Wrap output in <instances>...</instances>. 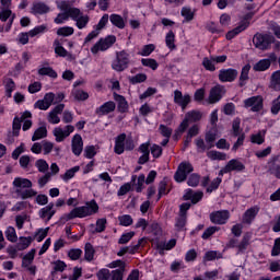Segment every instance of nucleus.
Masks as SVG:
<instances>
[{
    "label": "nucleus",
    "mask_w": 280,
    "mask_h": 280,
    "mask_svg": "<svg viewBox=\"0 0 280 280\" xmlns=\"http://www.w3.org/2000/svg\"><path fill=\"white\" fill-rule=\"evenodd\" d=\"M62 110H65V104H59L52 110H50L47 117L48 124H60V115H62Z\"/></svg>",
    "instance_id": "6ab92c4d"
},
{
    "label": "nucleus",
    "mask_w": 280,
    "mask_h": 280,
    "mask_svg": "<svg viewBox=\"0 0 280 280\" xmlns=\"http://www.w3.org/2000/svg\"><path fill=\"white\" fill-rule=\"evenodd\" d=\"M200 132V127L198 125H194L188 129L186 143H191V139L194 137H197V135Z\"/></svg>",
    "instance_id": "603ef678"
},
{
    "label": "nucleus",
    "mask_w": 280,
    "mask_h": 280,
    "mask_svg": "<svg viewBox=\"0 0 280 280\" xmlns=\"http://www.w3.org/2000/svg\"><path fill=\"white\" fill-rule=\"evenodd\" d=\"M45 32H47V25L42 24V25L35 26L33 30H31L28 32V36L31 38H34V36H38V34H45Z\"/></svg>",
    "instance_id": "8fccbe9b"
},
{
    "label": "nucleus",
    "mask_w": 280,
    "mask_h": 280,
    "mask_svg": "<svg viewBox=\"0 0 280 280\" xmlns=\"http://www.w3.org/2000/svg\"><path fill=\"white\" fill-rule=\"evenodd\" d=\"M126 150V133H121L115 139L114 152L116 154H124Z\"/></svg>",
    "instance_id": "393cba45"
},
{
    "label": "nucleus",
    "mask_w": 280,
    "mask_h": 280,
    "mask_svg": "<svg viewBox=\"0 0 280 280\" xmlns=\"http://www.w3.org/2000/svg\"><path fill=\"white\" fill-rule=\"evenodd\" d=\"M132 237H135V232L124 233L120 236V238L118 240V244H128V242H130V240H132Z\"/></svg>",
    "instance_id": "338daca9"
},
{
    "label": "nucleus",
    "mask_w": 280,
    "mask_h": 280,
    "mask_svg": "<svg viewBox=\"0 0 280 280\" xmlns=\"http://www.w3.org/2000/svg\"><path fill=\"white\" fill-rule=\"evenodd\" d=\"M109 21L112 25H114L115 27H118V30H124V27H126V21L119 14H112L109 16Z\"/></svg>",
    "instance_id": "c756f323"
},
{
    "label": "nucleus",
    "mask_w": 280,
    "mask_h": 280,
    "mask_svg": "<svg viewBox=\"0 0 280 280\" xmlns=\"http://www.w3.org/2000/svg\"><path fill=\"white\" fill-rule=\"evenodd\" d=\"M36 256V249H31L22 259V268L32 266L34 257Z\"/></svg>",
    "instance_id": "58836bf2"
},
{
    "label": "nucleus",
    "mask_w": 280,
    "mask_h": 280,
    "mask_svg": "<svg viewBox=\"0 0 280 280\" xmlns=\"http://www.w3.org/2000/svg\"><path fill=\"white\" fill-rule=\"evenodd\" d=\"M202 196H205L202 191H194L191 189H187L184 194V200H191L192 205H198V202L202 200Z\"/></svg>",
    "instance_id": "b1692460"
},
{
    "label": "nucleus",
    "mask_w": 280,
    "mask_h": 280,
    "mask_svg": "<svg viewBox=\"0 0 280 280\" xmlns=\"http://www.w3.org/2000/svg\"><path fill=\"white\" fill-rule=\"evenodd\" d=\"M116 108L115 102L109 101L101 105L97 109L96 113L98 115H108V113H113Z\"/></svg>",
    "instance_id": "a878e982"
},
{
    "label": "nucleus",
    "mask_w": 280,
    "mask_h": 280,
    "mask_svg": "<svg viewBox=\"0 0 280 280\" xmlns=\"http://www.w3.org/2000/svg\"><path fill=\"white\" fill-rule=\"evenodd\" d=\"M33 242H34V237L32 236H27V237L21 236L18 243V250H25L26 248H30Z\"/></svg>",
    "instance_id": "473e14b6"
},
{
    "label": "nucleus",
    "mask_w": 280,
    "mask_h": 280,
    "mask_svg": "<svg viewBox=\"0 0 280 280\" xmlns=\"http://www.w3.org/2000/svg\"><path fill=\"white\" fill-rule=\"evenodd\" d=\"M95 213H100V205L95 199H92L85 202L84 206L75 207L70 212L65 213L61 218V222H69V220H75V218H91V215H95Z\"/></svg>",
    "instance_id": "f257e3e1"
},
{
    "label": "nucleus",
    "mask_w": 280,
    "mask_h": 280,
    "mask_svg": "<svg viewBox=\"0 0 280 280\" xmlns=\"http://www.w3.org/2000/svg\"><path fill=\"white\" fill-rule=\"evenodd\" d=\"M21 124L22 129L25 131L30 130L32 128V112L25 110L24 113L21 114V117H15L13 119V130L16 132V130H21Z\"/></svg>",
    "instance_id": "6e6552de"
},
{
    "label": "nucleus",
    "mask_w": 280,
    "mask_h": 280,
    "mask_svg": "<svg viewBox=\"0 0 280 280\" xmlns=\"http://www.w3.org/2000/svg\"><path fill=\"white\" fill-rule=\"evenodd\" d=\"M208 159L210 161H226L229 159V155L226 153L220 152V151H209L207 153Z\"/></svg>",
    "instance_id": "f704fd0d"
},
{
    "label": "nucleus",
    "mask_w": 280,
    "mask_h": 280,
    "mask_svg": "<svg viewBox=\"0 0 280 280\" xmlns=\"http://www.w3.org/2000/svg\"><path fill=\"white\" fill-rule=\"evenodd\" d=\"M4 234L9 242L15 243L19 240V236L16 235V230L12 226L7 228Z\"/></svg>",
    "instance_id": "c03bdc74"
},
{
    "label": "nucleus",
    "mask_w": 280,
    "mask_h": 280,
    "mask_svg": "<svg viewBox=\"0 0 280 280\" xmlns=\"http://www.w3.org/2000/svg\"><path fill=\"white\" fill-rule=\"evenodd\" d=\"M39 75H48V78H58V73L55 72L50 67H43L38 69Z\"/></svg>",
    "instance_id": "864d4df0"
},
{
    "label": "nucleus",
    "mask_w": 280,
    "mask_h": 280,
    "mask_svg": "<svg viewBox=\"0 0 280 280\" xmlns=\"http://www.w3.org/2000/svg\"><path fill=\"white\" fill-rule=\"evenodd\" d=\"M56 95L54 93H46L43 100L35 103V108L39 110H48V108L54 104Z\"/></svg>",
    "instance_id": "a211bd4d"
},
{
    "label": "nucleus",
    "mask_w": 280,
    "mask_h": 280,
    "mask_svg": "<svg viewBox=\"0 0 280 280\" xmlns=\"http://www.w3.org/2000/svg\"><path fill=\"white\" fill-rule=\"evenodd\" d=\"M259 214V206H253L246 210V224L250 225Z\"/></svg>",
    "instance_id": "bb28decb"
},
{
    "label": "nucleus",
    "mask_w": 280,
    "mask_h": 280,
    "mask_svg": "<svg viewBox=\"0 0 280 280\" xmlns=\"http://www.w3.org/2000/svg\"><path fill=\"white\" fill-rule=\"evenodd\" d=\"M271 89L280 90V70H276L271 75Z\"/></svg>",
    "instance_id": "37998d69"
},
{
    "label": "nucleus",
    "mask_w": 280,
    "mask_h": 280,
    "mask_svg": "<svg viewBox=\"0 0 280 280\" xmlns=\"http://www.w3.org/2000/svg\"><path fill=\"white\" fill-rule=\"evenodd\" d=\"M13 189L19 198L27 200L34 198L38 191L32 188V180L25 177H15L12 182Z\"/></svg>",
    "instance_id": "f03ea898"
},
{
    "label": "nucleus",
    "mask_w": 280,
    "mask_h": 280,
    "mask_svg": "<svg viewBox=\"0 0 280 280\" xmlns=\"http://www.w3.org/2000/svg\"><path fill=\"white\" fill-rule=\"evenodd\" d=\"M165 45L171 51H174V49H176V34L173 31L166 33Z\"/></svg>",
    "instance_id": "7c9ffc66"
},
{
    "label": "nucleus",
    "mask_w": 280,
    "mask_h": 280,
    "mask_svg": "<svg viewBox=\"0 0 280 280\" xmlns=\"http://www.w3.org/2000/svg\"><path fill=\"white\" fill-rule=\"evenodd\" d=\"M68 257L72 261H78V259H80V257H82V249H80V248H72V249L68 250Z\"/></svg>",
    "instance_id": "052dcab7"
},
{
    "label": "nucleus",
    "mask_w": 280,
    "mask_h": 280,
    "mask_svg": "<svg viewBox=\"0 0 280 280\" xmlns=\"http://www.w3.org/2000/svg\"><path fill=\"white\" fill-rule=\"evenodd\" d=\"M215 139H218V133L215 131H209L208 133H206V142L208 150L213 148Z\"/></svg>",
    "instance_id": "3c124183"
},
{
    "label": "nucleus",
    "mask_w": 280,
    "mask_h": 280,
    "mask_svg": "<svg viewBox=\"0 0 280 280\" xmlns=\"http://www.w3.org/2000/svg\"><path fill=\"white\" fill-rule=\"evenodd\" d=\"M74 131H75V127H73L72 125H67L65 127L59 126L52 130V135L57 143H62V141H65V139L70 137Z\"/></svg>",
    "instance_id": "9d476101"
},
{
    "label": "nucleus",
    "mask_w": 280,
    "mask_h": 280,
    "mask_svg": "<svg viewBox=\"0 0 280 280\" xmlns=\"http://www.w3.org/2000/svg\"><path fill=\"white\" fill-rule=\"evenodd\" d=\"M118 222L120 226H131L133 220L130 214H122L118 217Z\"/></svg>",
    "instance_id": "4d7b16f0"
},
{
    "label": "nucleus",
    "mask_w": 280,
    "mask_h": 280,
    "mask_svg": "<svg viewBox=\"0 0 280 280\" xmlns=\"http://www.w3.org/2000/svg\"><path fill=\"white\" fill-rule=\"evenodd\" d=\"M280 255V237L276 238L273 247L271 249V256L277 257Z\"/></svg>",
    "instance_id": "774afa93"
},
{
    "label": "nucleus",
    "mask_w": 280,
    "mask_h": 280,
    "mask_svg": "<svg viewBox=\"0 0 280 280\" xmlns=\"http://www.w3.org/2000/svg\"><path fill=\"white\" fill-rule=\"evenodd\" d=\"M237 78V70L229 68V69H221L219 71V80L220 82H235Z\"/></svg>",
    "instance_id": "aec40b11"
},
{
    "label": "nucleus",
    "mask_w": 280,
    "mask_h": 280,
    "mask_svg": "<svg viewBox=\"0 0 280 280\" xmlns=\"http://www.w3.org/2000/svg\"><path fill=\"white\" fill-rule=\"evenodd\" d=\"M280 112V95L271 102V114L277 116Z\"/></svg>",
    "instance_id": "0e129e2a"
},
{
    "label": "nucleus",
    "mask_w": 280,
    "mask_h": 280,
    "mask_svg": "<svg viewBox=\"0 0 280 280\" xmlns=\"http://www.w3.org/2000/svg\"><path fill=\"white\" fill-rule=\"evenodd\" d=\"M191 209V203L185 202L179 207V217L176 220L175 228L177 231H183L185 229V224H187V211Z\"/></svg>",
    "instance_id": "ddd939ff"
},
{
    "label": "nucleus",
    "mask_w": 280,
    "mask_h": 280,
    "mask_svg": "<svg viewBox=\"0 0 280 280\" xmlns=\"http://www.w3.org/2000/svg\"><path fill=\"white\" fill-rule=\"evenodd\" d=\"M253 43L257 49L268 50L275 43V36L270 34L256 33L253 37Z\"/></svg>",
    "instance_id": "0eeeda50"
},
{
    "label": "nucleus",
    "mask_w": 280,
    "mask_h": 280,
    "mask_svg": "<svg viewBox=\"0 0 280 280\" xmlns=\"http://www.w3.org/2000/svg\"><path fill=\"white\" fill-rule=\"evenodd\" d=\"M141 65L143 67H148L149 69H152V71H156V69H159V62L152 58L141 59Z\"/></svg>",
    "instance_id": "a18cd8bd"
},
{
    "label": "nucleus",
    "mask_w": 280,
    "mask_h": 280,
    "mask_svg": "<svg viewBox=\"0 0 280 280\" xmlns=\"http://www.w3.org/2000/svg\"><path fill=\"white\" fill-rule=\"evenodd\" d=\"M48 233H49V228L39 229L35 233L34 240H36V242H43V240H45V237H47Z\"/></svg>",
    "instance_id": "bf43d9fd"
},
{
    "label": "nucleus",
    "mask_w": 280,
    "mask_h": 280,
    "mask_svg": "<svg viewBox=\"0 0 280 280\" xmlns=\"http://www.w3.org/2000/svg\"><path fill=\"white\" fill-rule=\"evenodd\" d=\"M82 150H84V142L82 141V136L77 133L72 138V152L75 156H80Z\"/></svg>",
    "instance_id": "5701e85b"
},
{
    "label": "nucleus",
    "mask_w": 280,
    "mask_h": 280,
    "mask_svg": "<svg viewBox=\"0 0 280 280\" xmlns=\"http://www.w3.org/2000/svg\"><path fill=\"white\" fill-rule=\"evenodd\" d=\"M253 69L256 72H266L270 69V60L260 59L254 65Z\"/></svg>",
    "instance_id": "c85d7f7f"
},
{
    "label": "nucleus",
    "mask_w": 280,
    "mask_h": 280,
    "mask_svg": "<svg viewBox=\"0 0 280 280\" xmlns=\"http://www.w3.org/2000/svg\"><path fill=\"white\" fill-rule=\"evenodd\" d=\"M206 91L205 89H198L194 94L195 102H199L201 104H205L207 100H205Z\"/></svg>",
    "instance_id": "e2e57ef3"
},
{
    "label": "nucleus",
    "mask_w": 280,
    "mask_h": 280,
    "mask_svg": "<svg viewBox=\"0 0 280 280\" xmlns=\"http://www.w3.org/2000/svg\"><path fill=\"white\" fill-rule=\"evenodd\" d=\"M35 167H37L38 172L45 174V172L49 170V164L47 163V161L39 159L35 162Z\"/></svg>",
    "instance_id": "13d9d810"
},
{
    "label": "nucleus",
    "mask_w": 280,
    "mask_h": 280,
    "mask_svg": "<svg viewBox=\"0 0 280 280\" xmlns=\"http://www.w3.org/2000/svg\"><path fill=\"white\" fill-rule=\"evenodd\" d=\"M72 96L77 102H84L89 97V93L84 92L83 90H73Z\"/></svg>",
    "instance_id": "de8ad7c7"
},
{
    "label": "nucleus",
    "mask_w": 280,
    "mask_h": 280,
    "mask_svg": "<svg viewBox=\"0 0 280 280\" xmlns=\"http://www.w3.org/2000/svg\"><path fill=\"white\" fill-rule=\"evenodd\" d=\"M277 161H279V155L272 156L269 171L271 175H273L277 179H280V163H276Z\"/></svg>",
    "instance_id": "cd10ccee"
},
{
    "label": "nucleus",
    "mask_w": 280,
    "mask_h": 280,
    "mask_svg": "<svg viewBox=\"0 0 280 280\" xmlns=\"http://www.w3.org/2000/svg\"><path fill=\"white\" fill-rule=\"evenodd\" d=\"M246 107H250L253 113H259L264 109V96L256 95L246 100Z\"/></svg>",
    "instance_id": "f3484780"
},
{
    "label": "nucleus",
    "mask_w": 280,
    "mask_h": 280,
    "mask_svg": "<svg viewBox=\"0 0 280 280\" xmlns=\"http://www.w3.org/2000/svg\"><path fill=\"white\" fill-rule=\"evenodd\" d=\"M54 49H55V54H57V56H60L61 58H67L69 54L67 49L62 47V43H60V39L54 40Z\"/></svg>",
    "instance_id": "c9c22d12"
},
{
    "label": "nucleus",
    "mask_w": 280,
    "mask_h": 280,
    "mask_svg": "<svg viewBox=\"0 0 280 280\" xmlns=\"http://www.w3.org/2000/svg\"><path fill=\"white\" fill-rule=\"evenodd\" d=\"M202 119V112L200 110H191L185 115L184 120L180 122L176 130V135H183L189 128V124H196V121H200Z\"/></svg>",
    "instance_id": "39448f33"
},
{
    "label": "nucleus",
    "mask_w": 280,
    "mask_h": 280,
    "mask_svg": "<svg viewBox=\"0 0 280 280\" xmlns=\"http://www.w3.org/2000/svg\"><path fill=\"white\" fill-rule=\"evenodd\" d=\"M69 19H71V14H69V9H68L67 12L59 13L54 21L56 25H62V23H67Z\"/></svg>",
    "instance_id": "49530a36"
},
{
    "label": "nucleus",
    "mask_w": 280,
    "mask_h": 280,
    "mask_svg": "<svg viewBox=\"0 0 280 280\" xmlns=\"http://www.w3.org/2000/svg\"><path fill=\"white\" fill-rule=\"evenodd\" d=\"M116 42L117 37H115V35L101 38L91 47V54H93V56H97L100 51H108L112 45H115Z\"/></svg>",
    "instance_id": "423d86ee"
},
{
    "label": "nucleus",
    "mask_w": 280,
    "mask_h": 280,
    "mask_svg": "<svg viewBox=\"0 0 280 280\" xmlns=\"http://www.w3.org/2000/svg\"><path fill=\"white\" fill-rule=\"evenodd\" d=\"M49 12H50L49 5L40 1L34 2L31 8V14H34L35 16H40Z\"/></svg>",
    "instance_id": "4be33fe9"
},
{
    "label": "nucleus",
    "mask_w": 280,
    "mask_h": 280,
    "mask_svg": "<svg viewBox=\"0 0 280 280\" xmlns=\"http://www.w3.org/2000/svg\"><path fill=\"white\" fill-rule=\"evenodd\" d=\"M231 218V212L229 210H219L210 213V221L212 224H226Z\"/></svg>",
    "instance_id": "2eb2a0df"
},
{
    "label": "nucleus",
    "mask_w": 280,
    "mask_h": 280,
    "mask_svg": "<svg viewBox=\"0 0 280 280\" xmlns=\"http://www.w3.org/2000/svg\"><path fill=\"white\" fill-rule=\"evenodd\" d=\"M50 265L55 272H65V270H67V262H65V260H54Z\"/></svg>",
    "instance_id": "ea45409f"
},
{
    "label": "nucleus",
    "mask_w": 280,
    "mask_h": 280,
    "mask_svg": "<svg viewBox=\"0 0 280 280\" xmlns=\"http://www.w3.org/2000/svg\"><path fill=\"white\" fill-rule=\"evenodd\" d=\"M244 30H246V25L245 24L238 25L237 27H235L232 31L228 32L226 39L228 40H232V38H235V36H237V34H242V32H244Z\"/></svg>",
    "instance_id": "a19ab883"
},
{
    "label": "nucleus",
    "mask_w": 280,
    "mask_h": 280,
    "mask_svg": "<svg viewBox=\"0 0 280 280\" xmlns=\"http://www.w3.org/2000/svg\"><path fill=\"white\" fill-rule=\"evenodd\" d=\"M174 103L177 104V106H180L183 110L189 106L191 103V95L189 94H183L180 90L174 91Z\"/></svg>",
    "instance_id": "dca6fc26"
},
{
    "label": "nucleus",
    "mask_w": 280,
    "mask_h": 280,
    "mask_svg": "<svg viewBox=\"0 0 280 280\" xmlns=\"http://www.w3.org/2000/svg\"><path fill=\"white\" fill-rule=\"evenodd\" d=\"M14 19H16V14L12 12V0H0V21L5 23V21L9 20V27L7 28V32L12 27Z\"/></svg>",
    "instance_id": "7ed1b4c3"
},
{
    "label": "nucleus",
    "mask_w": 280,
    "mask_h": 280,
    "mask_svg": "<svg viewBox=\"0 0 280 280\" xmlns=\"http://www.w3.org/2000/svg\"><path fill=\"white\" fill-rule=\"evenodd\" d=\"M202 67L206 69V71H215V61L213 59V56L205 57L202 59Z\"/></svg>",
    "instance_id": "4c0bfd02"
},
{
    "label": "nucleus",
    "mask_w": 280,
    "mask_h": 280,
    "mask_svg": "<svg viewBox=\"0 0 280 280\" xmlns=\"http://www.w3.org/2000/svg\"><path fill=\"white\" fill-rule=\"evenodd\" d=\"M4 89L7 97H12V92L16 89V84L12 79H7L4 81Z\"/></svg>",
    "instance_id": "79ce46f5"
},
{
    "label": "nucleus",
    "mask_w": 280,
    "mask_h": 280,
    "mask_svg": "<svg viewBox=\"0 0 280 280\" xmlns=\"http://www.w3.org/2000/svg\"><path fill=\"white\" fill-rule=\"evenodd\" d=\"M69 14H70V19L74 21L75 27H78V30H86V27H89V23L91 21V18L89 16V14H84L78 8H70Z\"/></svg>",
    "instance_id": "20e7f679"
},
{
    "label": "nucleus",
    "mask_w": 280,
    "mask_h": 280,
    "mask_svg": "<svg viewBox=\"0 0 280 280\" xmlns=\"http://www.w3.org/2000/svg\"><path fill=\"white\" fill-rule=\"evenodd\" d=\"M78 172H80V166H74L72 168H69L68 171H66L63 175H61V179L63 180V183H69L71 178H74Z\"/></svg>",
    "instance_id": "e433bc0d"
},
{
    "label": "nucleus",
    "mask_w": 280,
    "mask_h": 280,
    "mask_svg": "<svg viewBox=\"0 0 280 280\" xmlns=\"http://www.w3.org/2000/svg\"><path fill=\"white\" fill-rule=\"evenodd\" d=\"M130 55L122 50L117 54L116 59L112 63V69H114V71H125V69H128Z\"/></svg>",
    "instance_id": "1a4fd4ad"
},
{
    "label": "nucleus",
    "mask_w": 280,
    "mask_h": 280,
    "mask_svg": "<svg viewBox=\"0 0 280 280\" xmlns=\"http://www.w3.org/2000/svg\"><path fill=\"white\" fill-rule=\"evenodd\" d=\"M84 257L86 261H93V258L95 257V249L91 243L85 244Z\"/></svg>",
    "instance_id": "5fc2aeb1"
},
{
    "label": "nucleus",
    "mask_w": 280,
    "mask_h": 280,
    "mask_svg": "<svg viewBox=\"0 0 280 280\" xmlns=\"http://www.w3.org/2000/svg\"><path fill=\"white\" fill-rule=\"evenodd\" d=\"M226 93L224 86L215 85L210 90L208 98L203 102V106L209 104H218L222 100L223 95Z\"/></svg>",
    "instance_id": "9b49d317"
},
{
    "label": "nucleus",
    "mask_w": 280,
    "mask_h": 280,
    "mask_svg": "<svg viewBox=\"0 0 280 280\" xmlns=\"http://www.w3.org/2000/svg\"><path fill=\"white\" fill-rule=\"evenodd\" d=\"M54 202L48 203L46 207L38 211V215L44 222H49L56 215V209Z\"/></svg>",
    "instance_id": "412c9836"
},
{
    "label": "nucleus",
    "mask_w": 280,
    "mask_h": 280,
    "mask_svg": "<svg viewBox=\"0 0 280 280\" xmlns=\"http://www.w3.org/2000/svg\"><path fill=\"white\" fill-rule=\"evenodd\" d=\"M244 170V163H242L240 160H230L228 164L221 168L219 172V176H224V174H229L230 172H242Z\"/></svg>",
    "instance_id": "4468645a"
},
{
    "label": "nucleus",
    "mask_w": 280,
    "mask_h": 280,
    "mask_svg": "<svg viewBox=\"0 0 280 280\" xmlns=\"http://www.w3.org/2000/svg\"><path fill=\"white\" fill-rule=\"evenodd\" d=\"M47 137V128L39 127L33 135L32 141H38L40 139H45Z\"/></svg>",
    "instance_id": "6e6d98bb"
},
{
    "label": "nucleus",
    "mask_w": 280,
    "mask_h": 280,
    "mask_svg": "<svg viewBox=\"0 0 280 280\" xmlns=\"http://www.w3.org/2000/svg\"><path fill=\"white\" fill-rule=\"evenodd\" d=\"M97 154V149H95V145H88L84 149V156L85 159H93Z\"/></svg>",
    "instance_id": "69168bd1"
},
{
    "label": "nucleus",
    "mask_w": 280,
    "mask_h": 280,
    "mask_svg": "<svg viewBox=\"0 0 280 280\" xmlns=\"http://www.w3.org/2000/svg\"><path fill=\"white\" fill-rule=\"evenodd\" d=\"M75 30L72 26H63L57 30V36H73Z\"/></svg>",
    "instance_id": "09e8293b"
},
{
    "label": "nucleus",
    "mask_w": 280,
    "mask_h": 280,
    "mask_svg": "<svg viewBox=\"0 0 280 280\" xmlns=\"http://www.w3.org/2000/svg\"><path fill=\"white\" fill-rule=\"evenodd\" d=\"M180 15L184 18V21H186V23H189V21H194V16H196V11H194L189 7H183Z\"/></svg>",
    "instance_id": "72a5a7b5"
},
{
    "label": "nucleus",
    "mask_w": 280,
    "mask_h": 280,
    "mask_svg": "<svg viewBox=\"0 0 280 280\" xmlns=\"http://www.w3.org/2000/svg\"><path fill=\"white\" fill-rule=\"evenodd\" d=\"M154 49H156L154 44L144 45L139 51V56H150Z\"/></svg>",
    "instance_id": "680f3d73"
},
{
    "label": "nucleus",
    "mask_w": 280,
    "mask_h": 280,
    "mask_svg": "<svg viewBox=\"0 0 280 280\" xmlns=\"http://www.w3.org/2000/svg\"><path fill=\"white\" fill-rule=\"evenodd\" d=\"M114 100H115V102H117L118 110L120 113H126V110H128V102L126 101V97H124L117 93H114Z\"/></svg>",
    "instance_id": "2f4dec72"
},
{
    "label": "nucleus",
    "mask_w": 280,
    "mask_h": 280,
    "mask_svg": "<svg viewBox=\"0 0 280 280\" xmlns=\"http://www.w3.org/2000/svg\"><path fill=\"white\" fill-rule=\"evenodd\" d=\"M191 172H194V166H191V163L182 162L174 176L176 183H183V180H186L187 175L191 174Z\"/></svg>",
    "instance_id": "f8f14e48"
}]
</instances>
